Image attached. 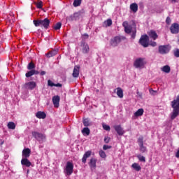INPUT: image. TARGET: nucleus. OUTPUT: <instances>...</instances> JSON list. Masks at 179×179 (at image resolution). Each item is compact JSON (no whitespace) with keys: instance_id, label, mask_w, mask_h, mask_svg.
Listing matches in <instances>:
<instances>
[{"instance_id":"ddd939ff","label":"nucleus","mask_w":179,"mask_h":179,"mask_svg":"<svg viewBox=\"0 0 179 179\" xmlns=\"http://www.w3.org/2000/svg\"><path fill=\"white\" fill-rule=\"evenodd\" d=\"M81 47H82V52L83 54H87L89 51H90V48L88 46V44L85 41L82 42Z\"/></svg>"},{"instance_id":"4468645a","label":"nucleus","mask_w":179,"mask_h":179,"mask_svg":"<svg viewBox=\"0 0 179 179\" xmlns=\"http://www.w3.org/2000/svg\"><path fill=\"white\" fill-rule=\"evenodd\" d=\"M59 102H60V96L57 95V96H54L52 97V103L54 105L55 108H58L59 107Z\"/></svg>"},{"instance_id":"ea45409f","label":"nucleus","mask_w":179,"mask_h":179,"mask_svg":"<svg viewBox=\"0 0 179 179\" xmlns=\"http://www.w3.org/2000/svg\"><path fill=\"white\" fill-rule=\"evenodd\" d=\"M139 147H140V151L142 153H144L147 150V147H145L143 145H139Z\"/></svg>"},{"instance_id":"f3484780","label":"nucleus","mask_w":179,"mask_h":179,"mask_svg":"<svg viewBox=\"0 0 179 179\" xmlns=\"http://www.w3.org/2000/svg\"><path fill=\"white\" fill-rule=\"evenodd\" d=\"M31 150L29 148H25L22 150V157L27 159L30 157Z\"/></svg>"},{"instance_id":"5701e85b","label":"nucleus","mask_w":179,"mask_h":179,"mask_svg":"<svg viewBox=\"0 0 179 179\" xmlns=\"http://www.w3.org/2000/svg\"><path fill=\"white\" fill-rule=\"evenodd\" d=\"M138 6L136 3H131V5H130V9L134 13H136L138 11Z\"/></svg>"},{"instance_id":"6e6552de","label":"nucleus","mask_w":179,"mask_h":179,"mask_svg":"<svg viewBox=\"0 0 179 179\" xmlns=\"http://www.w3.org/2000/svg\"><path fill=\"white\" fill-rule=\"evenodd\" d=\"M171 48L169 45H159V47H158V52H159L161 55L168 54Z\"/></svg>"},{"instance_id":"2f4dec72","label":"nucleus","mask_w":179,"mask_h":179,"mask_svg":"<svg viewBox=\"0 0 179 179\" xmlns=\"http://www.w3.org/2000/svg\"><path fill=\"white\" fill-rule=\"evenodd\" d=\"M81 3H82V0H74L73 3V6L74 7L80 6Z\"/></svg>"},{"instance_id":"4be33fe9","label":"nucleus","mask_w":179,"mask_h":179,"mask_svg":"<svg viewBox=\"0 0 179 179\" xmlns=\"http://www.w3.org/2000/svg\"><path fill=\"white\" fill-rule=\"evenodd\" d=\"M116 90H117L116 92V94L118 96V97L120 99H122L124 96V93H123V90L121 87H117L116 88Z\"/></svg>"},{"instance_id":"de8ad7c7","label":"nucleus","mask_w":179,"mask_h":179,"mask_svg":"<svg viewBox=\"0 0 179 179\" xmlns=\"http://www.w3.org/2000/svg\"><path fill=\"white\" fill-rule=\"evenodd\" d=\"M171 20L170 17H166V24H171Z\"/></svg>"},{"instance_id":"a18cd8bd","label":"nucleus","mask_w":179,"mask_h":179,"mask_svg":"<svg viewBox=\"0 0 179 179\" xmlns=\"http://www.w3.org/2000/svg\"><path fill=\"white\" fill-rule=\"evenodd\" d=\"M110 140H111V138L108 137V136H106V137L104 138V143H105L106 144H108V143L110 142Z\"/></svg>"},{"instance_id":"6e6d98bb","label":"nucleus","mask_w":179,"mask_h":179,"mask_svg":"<svg viewBox=\"0 0 179 179\" xmlns=\"http://www.w3.org/2000/svg\"><path fill=\"white\" fill-rule=\"evenodd\" d=\"M83 36L85 37V38H88L89 37V35L87 34H85Z\"/></svg>"},{"instance_id":"b1692460","label":"nucleus","mask_w":179,"mask_h":179,"mask_svg":"<svg viewBox=\"0 0 179 179\" xmlns=\"http://www.w3.org/2000/svg\"><path fill=\"white\" fill-rule=\"evenodd\" d=\"M148 35L150 38H152L155 41L158 38V35L155 31H150L148 33Z\"/></svg>"},{"instance_id":"7ed1b4c3","label":"nucleus","mask_w":179,"mask_h":179,"mask_svg":"<svg viewBox=\"0 0 179 179\" xmlns=\"http://www.w3.org/2000/svg\"><path fill=\"white\" fill-rule=\"evenodd\" d=\"M33 23L36 27H41L48 29L50 27V20L46 17L43 20H33Z\"/></svg>"},{"instance_id":"dca6fc26","label":"nucleus","mask_w":179,"mask_h":179,"mask_svg":"<svg viewBox=\"0 0 179 179\" xmlns=\"http://www.w3.org/2000/svg\"><path fill=\"white\" fill-rule=\"evenodd\" d=\"M80 66H74L73 71V73H72V76L74 78H78L80 76Z\"/></svg>"},{"instance_id":"a211bd4d","label":"nucleus","mask_w":179,"mask_h":179,"mask_svg":"<svg viewBox=\"0 0 179 179\" xmlns=\"http://www.w3.org/2000/svg\"><path fill=\"white\" fill-rule=\"evenodd\" d=\"M21 164L22 166H25L26 167H30L31 166V163L27 158H23L21 160Z\"/></svg>"},{"instance_id":"e433bc0d","label":"nucleus","mask_w":179,"mask_h":179,"mask_svg":"<svg viewBox=\"0 0 179 179\" xmlns=\"http://www.w3.org/2000/svg\"><path fill=\"white\" fill-rule=\"evenodd\" d=\"M173 55H175L176 58H179V48H176L173 50Z\"/></svg>"},{"instance_id":"052dcab7","label":"nucleus","mask_w":179,"mask_h":179,"mask_svg":"<svg viewBox=\"0 0 179 179\" xmlns=\"http://www.w3.org/2000/svg\"><path fill=\"white\" fill-rule=\"evenodd\" d=\"M152 92H155L153 90H151Z\"/></svg>"},{"instance_id":"39448f33","label":"nucleus","mask_w":179,"mask_h":179,"mask_svg":"<svg viewBox=\"0 0 179 179\" xmlns=\"http://www.w3.org/2000/svg\"><path fill=\"white\" fill-rule=\"evenodd\" d=\"M32 136L35 138L39 143H43L46 140V136L42 133H38L37 131L31 132Z\"/></svg>"},{"instance_id":"c85d7f7f","label":"nucleus","mask_w":179,"mask_h":179,"mask_svg":"<svg viewBox=\"0 0 179 179\" xmlns=\"http://www.w3.org/2000/svg\"><path fill=\"white\" fill-rule=\"evenodd\" d=\"M131 167H133L134 170L137 172H139L141 170V166L137 163L133 164V165H131Z\"/></svg>"},{"instance_id":"72a5a7b5","label":"nucleus","mask_w":179,"mask_h":179,"mask_svg":"<svg viewBox=\"0 0 179 179\" xmlns=\"http://www.w3.org/2000/svg\"><path fill=\"white\" fill-rule=\"evenodd\" d=\"M104 24L106 25V27H110L113 24V22H112V20L111 19H108V20H106L105 22H104Z\"/></svg>"},{"instance_id":"0eeeda50","label":"nucleus","mask_w":179,"mask_h":179,"mask_svg":"<svg viewBox=\"0 0 179 179\" xmlns=\"http://www.w3.org/2000/svg\"><path fill=\"white\" fill-rule=\"evenodd\" d=\"M139 43L144 48L148 47L149 46V36L148 35H142L139 40Z\"/></svg>"},{"instance_id":"79ce46f5","label":"nucleus","mask_w":179,"mask_h":179,"mask_svg":"<svg viewBox=\"0 0 179 179\" xmlns=\"http://www.w3.org/2000/svg\"><path fill=\"white\" fill-rule=\"evenodd\" d=\"M137 143H138L139 145H143V137L141 136L138 138V140H137Z\"/></svg>"},{"instance_id":"f8f14e48","label":"nucleus","mask_w":179,"mask_h":179,"mask_svg":"<svg viewBox=\"0 0 179 179\" xmlns=\"http://www.w3.org/2000/svg\"><path fill=\"white\" fill-rule=\"evenodd\" d=\"M171 33L173 34H176L179 33V24L173 23L170 27Z\"/></svg>"},{"instance_id":"1a4fd4ad","label":"nucleus","mask_w":179,"mask_h":179,"mask_svg":"<svg viewBox=\"0 0 179 179\" xmlns=\"http://www.w3.org/2000/svg\"><path fill=\"white\" fill-rule=\"evenodd\" d=\"M82 15L83 13L81 11L74 13L73 15L69 16L67 20L71 22L77 21L80 20V18L82 17Z\"/></svg>"},{"instance_id":"aec40b11","label":"nucleus","mask_w":179,"mask_h":179,"mask_svg":"<svg viewBox=\"0 0 179 179\" xmlns=\"http://www.w3.org/2000/svg\"><path fill=\"white\" fill-rule=\"evenodd\" d=\"M96 162H97V160L94 158L90 159V162H89L90 167L92 169H96Z\"/></svg>"},{"instance_id":"a19ab883","label":"nucleus","mask_w":179,"mask_h":179,"mask_svg":"<svg viewBox=\"0 0 179 179\" xmlns=\"http://www.w3.org/2000/svg\"><path fill=\"white\" fill-rule=\"evenodd\" d=\"M137 158L139 159L141 162H145V158L143 155H137Z\"/></svg>"},{"instance_id":"58836bf2","label":"nucleus","mask_w":179,"mask_h":179,"mask_svg":"<svg viewBox=\"0 0 179 179\" xmlns=\"http://www.w3.org/2000/svg\"><path fill=\"white\" fill-rule=\"evenodd\" d=\"M34 75V72L33 71V70H31V71H28L27 73H26L27 78H30L31 76H33Z\"/></svg>"},{"instance_id":"3c124183","label":"nucleus","mask_w":179,"mask_h":179,"mask_svg":"<svg viewBox=\"0 0 179 179\" xmlns=\"http://www.w3.org/2000/svg\"><path fill=\"white\" fill-rule=\"evenodd\" d=\"M157 45V43H156V42H151L150 43V45L152 47H156Z\"/></svg>"},{"instance_id":"cd10ccee","label":"nucleus","mask_w":179,"mask_h":179,"mask_svg":"<svg viewBox=\"0 0 179 179\" xmlns=\"http://www.w3.org/2000/svg\"><path fill=\"white\" fill-rule=\"evenodd\" d=\"M82 133L83 134V135L85 134L87 136H88L89 135H90V129H89L87 127H85L82 130Z\"/></svg>"},{"instance_id":"680f3d73","label":"nucleus","mask_w":179,"mask_h":179,"mask_svg":"<svg viewBox=\"0 0 179 179\" xmlns=\"http://www.w3.org/2000/svg\"><path fill=\"white\" fill-rule=\"evenodd\" d=\"M178 136H179V134H178Z\"/></svg>"},{"instance_id":"f03ea898","label":"nucleus","mask_w":179,"mask_h":179,"mask_svg":"<svg viewBox=\"0 0 179 179\" xmlns=\"http://www.w3.org/2000/svg\"><path fill=\"white\" fill-rule=\"evenodd\" d=\"M122 25L124 28L125 33H127V34H129L131 33V38L134 39L135 37H136V33H137L136 27L133 28L132 25H129V23L127 21H124Z\"/></svg>"},{"instance_id":"9b49d317","label":"nucleus","mask_w":179,"mask_h":179,"mask_svg":"<svg viewBox=\"0 0 179 179\" xmlns=\"http://www.w3.org/2000/svg\"><path fill=\"white\" fill-rule=\"evenodd\" d=\"M73 164L71 162H67L66 166V173L67 176H70L73 173Z\"/></svg>"},{"instance_id":"603ef678","label":"nucleus","mask_w":179,"mask_h":179,"mask_svg":"<svg viewBox=\"0 0 179 179\" xmlns=\"http://www.w3.org/2000/svg\"><path fill=\"white\" fill-rule=\"evenodd\" d=\"M34 71V75H38L39 74V71H36V70H32Z\"/></svg>"},{"instance_id":"4d7b16f0","label":"nucleus","mask_w":179,"mask_h":179,"mask_svg":"<svg viewBox=\"0 0 179 179\" xmlns=\"http://www.w3.org/2000/svg\"><path fill=\"white\" fill-rule=\"evenodd\" d=\"M3 144H4V141L1 140L0 145H3Z\"/></svg>"},{"instance_id":"f704fd0d","label":"nucleus","mask_w":179,"mask_h":179,"mask_svg":"<svg viewBox=\"0 0 179 179\" xmlns=\"http://www.w3.org/2000/svg\"><path fill=\"white\" fill-rule=\"evenodd\" d=\"M62 27V23L60 22H58L56 25H54L53 29L55 30H59Z\"/></svg>"},{"instance_id":"09e8293b","label":"nucleus","mask_w":179,"mask_h":179,"mask_svg":"<svg viewBox=\"0 0 179 179\" xmlns=\"http://www.w3.org/2000/svg\"><path fill=\"white\" fill-rule=\"evenodd\" d=\"M54 87H62V85L60 83L55 84Z\"/></svg>"},{"instance_id":"c03bdc74","label":"nucleus","mask_w":179,"mask_h":179,"mask_svg":"<svg viewBox=\"0 0 179 179\" xmlns=\"http://www.w3.org/2000/svg\"><path fill=\"white\" fill-rule=\"evenodd\" d=\"M48 85L50 87H53L55 86V83L52 82L51 80H48Z\"/></svg>"},{"instance_id":"bf43d9fd","label":"nucleus","mask_w":179,"mask_h":179,"mask_svg":"<svg viewBox=\"0 0 179 179\" xmlns=\"http://www.w3.org/2000/svg\"><path fill=\"white\" fill-rule=\"evenodd\" d=\"M178 44H179V36H178Z\"/></svg>"},{"instance_id":"473e14b6","label":"nucleus","mask_w":179,"mask_h":179,"mask_svg":"<svg viewBox=\"0 0 179 179\" xmlns=\"http://www.w3.org/2000/svg\"><path fill=\"white\" fill-rule=\"evenodd\" d=\"M7 127H8L9 129L14 130L15 129V124L13 122H9L8 124H7Z\"/></svg>"},{"instance_id":"6ab92c4d","label":"nucleus","mask_w":179,"mask_h":179,"mask_svg":"<svg viewBox=\"0 0 179 179\" xmlns=\"http://www.w3.org/2000/svg\"><path fill=\"white\" fill-rule=\"evenodd\" d=\"M91 155H92V151H87V152H85V153L84 154L83 157L82 159L83 163L85 164L86 162H87V159L90 157Z\"/></svg>"},{"instance_id":"4c0bfd02","label":"nucleus","mask_w":179,"mask_h":179,"mask_svg":"<svg viewBox=\"0 0 179 179\" xmlns=\"http://www.w3.org/2000/svg\"><path fill=\"white\" fill-rule=\"evenodd\" d=\"M36 6L38 9H41L43 6V3L41 1H38L37 3H35Z\"/></svg>"},{"instance_id":"a878e982","label":"nucleus","mask_w":179,"mask_h":179,"mask_svg":"<svg viewBox=\"0 0 179 179\" xmlns=\"http://www.w3.org/2000/svg\"><path fill=\"white\" fill-rule=\"evenodd\" d=\"M57 54V50H52L50 52H49L48 53L46 54L47 57L50 58L52 57L55 56Z\"/></svg>"},{"instance_id":"13d9d810","label":"nucleus","mask_w":179,"mask_h":179,"mask_svg":"<svg viewBox=\"0 0 179 179\" xmlns=\"http://www.w3.org/2000/svg\"><path fill=\"white\" fill-rule=\"evenodd\" d=\"M172 2H176L177 0H171Z\"/></svg>"},{"instance_id":"5fc2aeb1","label":"nucleus","mask_w":179,"mask_h":179,"mask_svg":"<svg viewBox=\"0 0 179 179\" xmlns=\"http://www.w3.org/2000/svg\"><path fill=\"white\" fill-rule=\"evenodd\" d=\"M176 158L179 159V148H178V150L177 151V152L176 154Z\"/></svg>"},{"instance_id":"393cba45","label":"nucleus","mask_w":179,"mask_h":179,"mask_svg":"<svg viewBox=\"0 0 179 179\" xmlns=\"http://www.w3.org/2000/svg\"><path fill=\"white\" fill-rule=\"evenodd\" d=\"M161 71L166 73H169L171 72V67L168 65L163 66V67H162V69H161Z\"/></svg>"},{"instance_id":"bb28decb","label":"nucleus","mask_w":179,"mask_h":179,"mask_svg":"<svg viewBox=\"0 0 179 179\" xmlns=\"http://www.w3.org/2000/svg\"><path fill=\"white\" fill-rule=\"evenodd\" d=\"M144 110L143 108H140L138 110H137L135 113H134V116L135 117H140L142 116L143 115Z\"/></svg>"},{"instance_id":"c9c22d12","label":"nucleus","mask_w":179,"mask_h":179,"mask_svg":"<svg viewBox=\"0 0 179 179\" xmlns=\"http://www.w3.org/2000/svg\"><path fill=\"white\" fill-rule=\"evenodd\" d=\"M99 155L100 157L102 158V159H106V152H104L103 150H100L99 152Z\"/></svg>"},{"instance_id":"423d86ee","label":"nucleus","mask_w":179,"mask_h":179,"mask_svg":"<svg viewBox=\"0 0 179 179\" xmlns=\"http://www.w3.org/2000/svg\"><path fill=\"white\" fill-rule=\"evenodd\" d=\"M147 64L146 62H145V58H137L134 63V66L136 69H139L143 67L144 65H145Z\"/></svg>"},{"instance_id":"f257e3e1","label":"nucleus","mask_w":179,"mask_h":179,"mask_svg":"<svg viewBox=\"0 0 179 179\" xmlns=\"http://www.w3.org/2000/svg\"><path fill=\"white\" fill-rule=\"evenodd\" d=\"M171 104L173 108V111L171 114V120H173L179 116V94L176 96V99H173L171 102Z\"/></svg>"},{"instance_id":"412c9836","label":"nucleus","mask_w":179,"mask_h":179,"mask_svg":"<svg viewBox=\"0 0 179 179\" xmlns=\"http://www.w3.org/2000/svg\"><path fill=\"white\" fill-rule=\"evenodd\" d=\"M36 117L38 119H45L46 117V114L44 111H38L36 114Z\"/></svg>"},{"instance_id":"49530a36","label":"nucleus","mask_w":179,"mask_h":179,"mask_svg":"<svg viewBox=\"0 0 179 179\" xmlns=\"http://www.w3.org/2000/svg\"><path fill=\"white\" fill-rule=\"evenodd\" d=\"M112 148V146L111 145H104L103 147V149L104 150H110Z\"/></svg>"},{"instance_id":"2eb2a0df","label":"nucleus","mask_w":179,"mask_h":179,"mask_svg":"<svg viewBox=\"0 0 179 179\" xmlns=\"http://www.w3.org/2000/svg\"><path fill=\"white\" fill-rule=\"evenodd\" d=\"M115 131L117 133V134L120 136H123L124 134V131L122 128L121 125H115L114 126Z\"/></svg>"},{"instance_id":"7c9ffc66","label":"nucleus","mask_w":179,"mask_h":179,"mask_svg":"<svg viewBox=\"0 0 179 179\" xmlns=\"http://www.w3.org/2000/svg\"><path fill=\"white\" fill-rule=\"evenodd\" d=\"M83 122L84 127H90L91 125L90 121L88 120V118L83 119Z\"/></svg>"},{"instance_id":"864d4df0","label":"nucleus","mask_w":179,"mask_h":179,"mask_svg":"<svg viewBox=\"0 0 179 179\" xmlns=\"http://www.w3.org/2000/svg\"><path fill=\"white\" fill-rule=\"evenodd\" d=\"M45 73H46V72H45V71H42L40 73L41 76H45Z\"/></svg>"},{"instance_id":"37998d69","label":"nucleus","mask_w":179,"mask_h":179,"mask_svg":"<svg viewBox=\"0 0 179 179\" xmlns=\"http://www.w3.org/2000/svg\"><path fill=\"white\" fill-rule=\"evenodd\" d=\"M103 128L105 131H110V129L109 125L103 124Z\"/></svg>"},{"instance_id":"8fccbe9b","label":"nucleus","mask_w":179,"mask_h":179,"mask_svg":"<svg viewBox=\"0 0 179 179\" xmlns=\"http://www.w3.org/2000/svg\"><path fill=\"white\" fill-rule=\"evenodd\" d=\"M137 96H139L141 99L143 98V93H140L138 91L136 92Z\"/></svg>"},{"instance_id":"c756f323","label":"nucleus","mask_w":179,"mask_h":179,"mask_svg":"<svg viewBox=\"0 0 179 179\" xmlns=\"http://www.w3.org/2000/svg\"><path fill=\"white\" fill-rule=\"evenodd\" d=\"M36 66L33 62H30L29 64H28L27 69L28 70H34L35 69Z\"/></svg>"},{"instance_id":"20e7f679","label":"nucleus","mask_w":179,"mask_h":179,"mask_svg":"<svg viewBox=\"0 0 179 179\" xmlns=\"http://www.w3.org/2000/svg\"><path fill=\"white\" fill-rule=\"evenodd\" d=\"M126 38L122 36H116L113 38L110 39V44L113 47H117L120 43L124 41Z\"/></svg>"},{"instance_id":"9d476101","label":"nucleus","mask_w":179,"mask_h":179,"mask_svg":"<svg viewBox=\"0 0 179 179\" xmlns=\"http://www.w3.org/2000/svg\"><path fill=\"white\" fill-rule=\"evenodd\" d=\"M36 87V83L34 81H31L23 85V88L30 90H34Z\"/></svg>"}]
</instances>
